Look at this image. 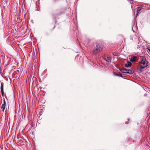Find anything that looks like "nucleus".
Returning a JSON list of instances; mask_svg holds the SVG:
<instances>
[{
    "label": "nucleus",
    "instance_id": "f8f14e48",
    "mask_svg": "<svg viewBox=\"0 0 150 150\" xmlns=\"http://www.w3.org/2000/svg\"><path fill=\"white\" fill-rule=\"evenodd\" d=\"M63 12L61 11H59L56 13V15L57 16H59L63 13Z\"/></svg>",
    "mask_w": 150,
    "mask_h": 150
},
{
    "label": "nucleus",
    "instance_id": "6e6552de",
    "mask_svg": "<svg viewBox=\"0 0 150 150\" xmlns=\"http://www.w3.org/2000/svg\"><path fill=\"white\" fill-rule=\"evenodd\" d=\"M127 73L129 74H132L134 72L133 70L131 69H127Z\"/></svg>",
    "mask_w": 150,
    "mask_h": 150
},
{
    "label": "nucleus",
    "instance_id": "dca6fc26",
    "mask_svg": "<svg viewBox=\"0 0 150 150\" xmlns=\"http://www.w3.org/2000/svg\"><path fill=\"white\" fill-rule=\"evenodd\" d=\"M148 52H149L150 53V49H148Z\"/></svg>",
    "mask_w": 150,
    "mask_h": 150
},
{
    "label": "nucleus",
    "instance_id": "423d86ee",
    "mask_svg": "<svg viewBox=\"0 0 150 150\" xmlns=\"http://www.w3.org/2000/svg\"><path fill=\"white\" fill-rule=\"evenodd\" d=\"M132 65V63L129 61H128L127 64H125V66L126 67H130Z\"/></svg>",
    "mask_w": 150,
    "mask_h": 150
},
{
    "label": "nucleus",
    "instance_id": "ddd939ff",
    "mask_svg": "<svg viewBox=\"0 0 150 150\" xmlns=\"http://www.w3.org/2000/svg\"><path fill=\"white\" fill-rule=\"evenodd\" d=\"M141 10V9L139 7H138L137 10V15L139 13V12Z\"/></svg>",
    "mask_w": 150,
    "mask_h": 150
},
{
    "label": "nucleus",
    "instance_id": "a211bd4d",
    "mask_svg": "<svg viewBox=\"0 0 150 150\" xmlns=\"http://www.w3.org/2000/svg\"><path fill=\"white\" fill-rule=\"evenodd\" d=\"M55 26L54 25V27L53 28V29H54L55 28Z\"/></svg>",
    "mask_w": 150,
    "mask_h": 150
},
{
    "label": "nucleus",
    "instance_id": "39448f33",
    "mask_svg": "<svg viewBox=\"0 0 150 150\" xmlns=\"http://www.w3.org/2000/svg\"><path fill=\"white\" fill-rule=\"evenodd\" d=\"M3 101L4 103L1 106V108L2 109V111L3 112H4L5 109V106L6 105V103L5 99H3Z\"/></svg>",
    "mask_w": 150,
    "mask_h": 150
},
{
    "label": "nucleus",
    "instance_id": "4468645a",
    "mask_svg": "<svg viewBox=\"0 0 150 150\" xmlns=\"http://www.w3.org/2000/svg\"><path fill=\"white\" fill-rule=\"evenodd\" d=\"M147 96V93H145L144 95V96Z\"/></svg>",
    "mask_w": 150,
    "mask_h": 150
},
{
    "label": "nucleus",
    "instance_id": "f257e3e1",
    "mask_svg": "<svg viewBox=\"0 0 150 150\" xmlns=\"http://www.w3.org/2000/svg\"><path fill=\"white\" fill-rule=\"evenodd\" d=\"M148 64V62L145 57L143 56L142 57V60L139 63V67L137 68V70L142 72L143 70L147 67Z\"/></svg>",
    "mask_w": 150,
    "mask_h": 150
},
{
    "label": "nucleus",
    "instance_id": "7ed1b4c3",
    "mask_svg": "<svg viewBox=\"0 0 150 150\" xmlns=\"http://www.w3.org/2000/svg\"><path fill=\"white\" fill-rule=\"evenodd\" d=\"M104 59L108 62H111V57L110 56L108 55L107 57L104 56Z\"/></svg>",
    "mask_w": 150,
    "mask_h": 150
},
{
    "label": "nucleus",
    "instance_id": "9d476101",
    "mask_svg": "<svg viewBox=\"0 0 150 150\" xmlns=\"http://www.w3.org/2000/svg\"><path fill=\"white\" fill-rule=\"evenodd\" d=\"M131 61H136L137 59V57L136 56H134L132 57L131 58Z\"/></svg>",
    "mask_w": 150,
    "mask_h": 150
},
{
    "label": "nucleus",
    "instance_id": "20e7f679",
    "mask_svg": "<svg viewBox=\"0 0 150 150\" xmlns=\"http://www.w3.org/2000/svg\"><path fill=\"white\" fill-rule=\"evenodd\" d=\"M4 83L1 82V93L2 95L3 96H4Z\"/></svg>",
    "mask_w": 150,
    "mask_h": 150
},
{
    "label": "nucleus",
    "instance_id": "0eeeda50",
    "mask_svg": "<svg viewBox=\"0 0 150 150\" xmlns=\"http://www.w3.org/2000/svg\"><path fill=\"white\" fill-rule=\"evenodd\" d=\"M52 17L53 20L54 21H55V23H56L57 22V19H56V16H55V14L54 13H53L52 14Z\"/></svg>",
    "mask_w": 150,
    "mask_h": 150
},
{
    "label": "nucleus",
    "instance_id": "f03ea898",
    "mask_svg": "<svg viewBox=\"0 0 150 150\" xmlns=\"http://www.w3.org/2000/svg\"><path fill=\"white\" fill-rule=\"evenodd\" d=\"M103 49V47L99 44L96 45V47L94 48L93 51V54L96 55L101 51Z\"/></svg>",
    "mask_w": 150,
    "mask_h": 150
},
{
    "label": "nucleus",
    "instance_id": "1a4fd4ad",
    "mask_svg": "<svg viewBox=\"0 0 150 150\" xmlns=\"http://www.w3.org/2000/svg\"><path fill=\"white\" fill-rule=\"evenodd\" d=\"M114 75L117 76H119L121 77H122V75L121 74L120 72H119L118 73L114 72Z\"/></svg>",
    "mask_w": 150,
    "mask_h": 150
},
{
    "label": "nucleus",
    "instance_id": "2eb2a0df",
    "mask_svg": "<svg viewBox=\"0 0 150 150\" xmlns=\"http://www.w3.org/2000/svg\"><path fill=\"white\" fill-rule=\"evenodd\" d=\"M57 0H53L54 1V2H55L56 1H57Z\"/></svg>",
    "mask_w": 150,
    "mask_h": 150
},
{
    "label": "nucleus",
    "instance_id": "9b49d317",
    "mask_svg": "<svg viewBox=\"0 0 150 150\" xmlns=\"http://www.w3.org/2000/svg\"><path fill=\"white\" fill-rule=\"evenodd\" d=\"M120 71L122 73H127V69H120Z\"/></svg>",
    "mask_w": 150,
    "mask_h": 150
},
{
    "label": "nucleus",
    "instance_id": "f3484780",
    "mask_svg": "<svg viewBox=\"0 0 150 150\" xmlns=\"http://www.w3.org/2000/svg\"><path fill=\"white\" fill-rule=\"evenodd\" d=\"M128 121H130V119L129 118H128Z\"/></svg>",
    "mask_w": 150,
    "mask_h": 150
}]
</instances>
